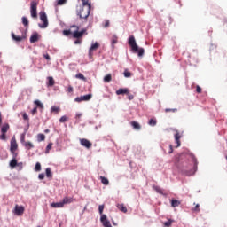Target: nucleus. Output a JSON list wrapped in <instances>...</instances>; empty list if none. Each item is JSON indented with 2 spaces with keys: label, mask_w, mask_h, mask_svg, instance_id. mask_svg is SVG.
<instances>
[{
  "label": "nucleus",
  "mask_w": 227,
  "mask_h": 227,
  "mask_svg": "<svg viewBox=\"0 0 227 227\" xmlns=\"http://www.w3.org/2000/svg\"><path fill=\"white\" fill-rule=\"evenodd\" d=\"M153 189L158 192V194L163 195V190L160 186H153Z\"/></svg>",
  "instance_id": "31"
},
{
  "label": "nucleus",
  "mask_w": 227,
  "mask_h": 227,
  "mask_svg": "<svg viewBox=\"0 0 227 227\" xmlns=\"http://www.w3.org/2000/svg\"><path fill=\"white\" fill-rule=\"evenodd\" d=\"M193 211L199 213L200 212V204L195 205V208H193Z\"/></svg>",
  "instance_id": "48"
},
{
  "label": "nucleus",
  "mask_w": 227,
  "mask_h": 227,
  "mask_svg": "<svg viewBox=\"0 0 227 227\" xmlns=\"http://www.w3.org/2000/svg\"><path fill=\"white\" fill-rule=\"evenodd\" d=\"M31 16L33 19H37V3L35 1L31 2Z\"/></svg>",
  "instance_id": "8"
},
{
  "label": "nucleus",
  "mask_w": 227,
  "mask_h": 227,
  "mask_svg": "<svg viewBox=\"0 0 227 227\" xmlns=\"http://www.w3.org/2000/svg\"><path fill=\"white\" fill-rule=\"evenodd\" d=\"M174 138H176V144H177V145H176V148H178L181 146V136L180 133L178 132V130L176 131V135H174Z\"/></svg>",
  "instance_id": "12"
},
{
  "label": "nucleus",
  "mask_w": 227,
  "mask_h": 227,
  "mask_svg": "<svg viewBox=\"0 0 227 227\" xmlns=\"http://www.w3.org/2000/svg\"><path fill=\"white\" fill-rule=\"evenodd\" d=\"M148 124H149V126H151V127H155L156 124H157L156 119H151V120L149 121Z\"/></svg>",
  "instance_id": "33"
},
{
  "label": "nucleus",
  "mask_w": 227,
  "mask_h": 227,
  "mask_svg": "<svg viewBox=\"0 0 227 227\" xmlns=\"http://www.w3.org/2000/svg\"><path fill=\"white\" fill-rule=\"evenodd\" d=\"M22 22H23L24 26H26V27L28 26V24H29L28 20L26 17L22 18Z\"/></svg>",
  "instance_id": "43"
},
{
  "label": "nucleus",
  "mask_w": 227,
  "mask_h": 227,
  "mask_svg": "<svg viewBox=\"0 0 227 227\" xmlns=\"http://www.w3.org/2000/svg\"><path fill=\"white\" fill-rule=\"evenodd\" d=\"M71 29H74L73 30V38H76V39L82 38L83 35H86V31H87L86 29H82V31H79L80 27L75 25H73L71 27Z\"/></svg>",
  "instance_id": "2"
},
{
  "label": "nucleus",
  "mask_w": 227,
  "mask_h": 227,
  "mask_svg": "<svg viewBox=\"0 0 227 227\" xmlns=\"http://www.w3.org/2000/svg\"><path fill=\"white\" fill-rule=\"evenodd\" d=\"M130 125L133 127L135 130H141V125L137 121H133L130 122Z\"/></svg>",
  "instance_id": "16"
},
{
  "label": "nucleus",
  "mask_w": 227,
  "mask_h": 227,
  "mask_svg": "<svg viewBox=\"0 0 227 227\" xmlns=\"http://www.w3.org/2000/svg\"><path fill=\"white\" fill-rule=\"evenodd\" d=\"M67 93H73L74 92V88L71 85H69L67 90Z\"/></svg>",
  "instance_id": "46"
},
{
  "label": "nucleus",
  "mask_w": 227,
  "mask_h": 227,
  "mask_svg": "<svg viewBox=\"0 0 227 227\" xmlns=\"http://www.w3.org/2000/svg\"><path fill=\"white\" fill-rule=\"evenodd\" d=\"M46 176H47L48 178H51V177H52V173H51V170L50 168H46Z\"/></svg>",
  "instance_id": "35"
},
{
  "label": "nucleus",
  "mask_w": 227,
  "mask_h": 227,
  "mask_svg": "<svg viewBox=\"0 0 227 227\" xmlns=\"http://www.w3.org/2000/svg\"><path fill=\"white\" fill-rule=\"evenodd\" d=\"M75 78L83 82H87L86 77L82 73L77 74Z\"/></svg>",
  "instance_id": "25"
},
{
  "label": "nucleus",
  "mask_w": 227,
  "mask_h": 227,
  "mask_svg": "<svg viewBox=\"0 0 227 227\" xmlns=\"http://www.w3.org/2000/svg\"><path fill=\"white\" fill-rule=\"evenodd\" d=\"M35 171L36 172H40L41 171V163L40 162H37L35 164Z\"/></svg>",
  "instance_id": "44"
},
{
  "label": "nucleus",
  "mask_w": 227,
  "mask_h": 227,
  "mask_svg": "<svg viewBox=\"0 0 227 227\" xmlns=\"http://www.w3.org/2000/svg\"><path fill=\"white\" fill-rule=\"evenodd\" d=\"M82 6H85V7H87V6H90V8H91V4L90 3H89V1L90 0H82Z\"/></svg>",
  "instance_id": "41"
},
{
  "label": "nucleus",
  "mask_w": 227,
  "mask_h": 227,
  "mask_svg": "<svg viewBox=\"0 0 227 227\" xmlns=\"http://www.w3.org/2000/svg\"><path fill=\"white\" fill-rule=\"evenodd\" d=\"M129 89L125 88V89H119L116 91L117 96H121V95H129Z\"/></svg>",
  "instance_id": "14"
},
{
  "label": "nucleus",
  "mask_w": 227,
  "mask_h": 227,
  "mask_svg": "<svg viewBox=\"0 0 227 227\" xmlns=\"http://www.w3.org/2000/svg\"><path fill=\"white\" fill-rule=\"evenodd\" d=\"M35 104L37 106V107L43 109V103H41L39 100H35Z\"/></svg>",
  "instance_id": "42"
},
{
  "label": "nucleus",
  "mask_w": 227,
  "mask_h": 227,
  "mask_svg": "<svg viewBox=\"0 0 227 227\" xmlns=\"http://www.w3.org/2000/svg\"><path fill=\"white\" fill-rule=\"evenodd\" d=\"M18 161H17V157H13V159L10 162V166L12 168H14L17 167Z\"/></svg>",
  "instance_id": "23"
},
{
  "label": "nucleus",
  "mask_w": 227,
  "mask_h": 227,
  "mask_svg": "<svg viewBox=\"0 0 227 227\" xmlns=\"http://www.w3.org/2000/svg\"><path fill=\"white\" fill-rule=\"evenodd\" d=\"M196 91H197V94H201L202 89H201L199 85H197V90H196Z\"/></svg>",
  "instance_id": "49"
},
{
  "label": "nucleus",
  "mask_w": 227,
  "mask_h": 227,
  "mask_svg": "<svg viewBox=\"0 0 227 227\" xmlns=\"http://www.w3.org/2000/svg\"><path fill=\"white\" fill-rule=\"evenodd\" d=\"M2 124V114L0 112V125Z\"/></svg>",
  "instance_id": "59"
},
{
  "label": "nucleus",
  "mask_w": 227,
  "mask_h": 227,
  "mask_svg": "<svg viewBox=\"0 0 227 227\" xmlns=\"http://www.w3.org/2000/svg\"><path fill=\"white\" fill-rule=\"evenodd\" d=\"M74 200L73 197H65L62 200L63 205H68L74 203Z\"/></svg>",
  "instance_id": "13"
},
{
  "label": "nucleus",
  "mask_w": 227,
  "mask_h": 227,
  "mask_svg": "<svg viewBox=\"0 0 227 227\" xmlns=\"http://www.w3.org/2000/svg\"><path fill=\"white\" fill-rule=\"evenodd\" d=\"M169 147H170V151H168V154H171V153H173V146H172V145H170Z\"/></svg>",
  "instance_id": "55"
},
{
  "label": "nucleus",
  "mask_w": 227,
  "mask_h": 227,
  "mask_svg": "<svg viewBox=\"0 0 227 227\" xmlns=\"http://www.w3.org/2000/svg\"><path fill=\"white\" fill-rule=\"evenodd\" d=\"M60 112V108L59 106H51V113H55L58 114Z\"/></svg>",
  "instance_id": "32"
},
{
  "label": "nucleus",
  "mask_w": 227,
  "mask_h": 227,
  "mask_svg": "<svg viewBox=\"0 0 227 227\" xmlns=\"http://www.w3.org/2000/svg\"><path fill=\"white\" fill-rule=\"evenodd\" d=\"M23 145L27 150L34 148V145L31 142H25Z\"/></svg>",
  "instance_id": "27"
},
{
  "label": "nucleus",
  "mask_w": 227,
  "mask_h": 227,
  "mask_svg": "<svg viewBox=\"0 0 227 227\" xmlns=\"http://www.w3.org/2000/svg\"><path fill=\"white\" fill-rule=\"evenodd\" d=\"M75 45H80L82 43V40L81 39H77L74 41Z\"/></svg>",
  "instance_id": "51"
},
{
  "label": "nucleus",
  "mask_w": 227,
  "mask_h": 227,
  "mask_svg": "<svg viewBox=\"0 0 227 227\" xmlns=\"http://www.w3.org/2000/svg\"><path fill=\"white\" fill-rule=\"evenodd\" d=\"M23 119L24 121H29L28 115L26 113L23 114Z\"/></svg>",
  "instance_id": "50"
},
{
  "label": "nucleus",
  "mask_w": 227,
  "mask_h": 227,
  "mask_svg": "<svg viewBox=\"0 0 227 227\" xmlns=\"http://www.w3.org/2000/svg\"><path fill=\"white\" fill-rule=\"evenodd\" d=\"M54 84H55V81H54L53 77L52 76H49L48 77V84H47V86L48 87H53Z\"/></svg>",
  "instance_id": "22"
},
{
  "label": "nucleus",
  "mask_w": 227,
  "mask_h": 227,
  "mask_svg": "<svg viewBox=\"0 0 227 227\" xmlns=\"http://www.w3.org/2000/svg\"><path fill=\"white\" fill-rule=\"evenodd\" d=\"M38 40H39L38 34H34L30 37L31 43H35V42H38Z\"/></svg>",
  "instance_id": "20"
},
{
  "label": "nucleus",
  "mask_w": 227,
  "mask_h": 227,
  "mask_svg": "<svg viewBox=\"0 0 227 227\" xmlns=\"http://www.w3.org/2000/svg\"><path fill=\"white\" fill-rule=\"evenodd\" d=\"M37 227H41V226H37Z\"/></svg>",
  "instance_id": "63"
},
{
  "label": "nucleus",
  "mask_w": 227,
  "mask_h": 227,
  "mask_svg": "<svg viewBox=\"0 0 227 227\" xmlns=\"http://www.w3.org/2000/svg\"><path fill=\"white\" fill-rule=\"evenodd\" d=\"M81 117H82V114H76V119L79 120V119H81Z\"/></svg>",
  "instance_id": "58"
},
{
  "label": "nucleus",
  "mask_w": 227,
  "mask_h": 227,
  "mask_svg": "<svg viewBox=\"0 0 227 227\" xmlns=\"http://www.w3.org/2000/svg\"><path fill=\"white\" fill-rule=\"evenodd\" d=\"M124 76L125 78H130L132 76V74L128 69H126L124 71Z\"/></svg>",
  "instance_id": "38"
},
{
  "label": "nucleus",
  "mask_w": 227,
  "mask_h": 227,
  "mask_svg": "<svg viewBox=\"0 0 227 227\" xmlns=\"http://www.w3.org/2000/svg\"><path fill=\"white\" fill-rule=\"evenodd\" d=\"M51 207H53V208H63L64 207V203H63V201L53 202V203H51Z\"/></svg>",
  "instance_id": "17"
},
{
  "label": "nucleus",
  "mask_w": 227,
  "mask_h": 227,
  "mask_svg": "<svg viewBox=\"0 0 227 227\" xmlns=\"http://www.w3.org/2000/svg\"><path fill=\"white\" fill-rule=\"evenodd\" d=\"M12 38L15 42H21V40H23V38L21 36H17L14 33H12Z\"/></svg>",
  "instance_id": "26"
},
{
  "label": "nucleus",
  "mask_w": 227,
  "mask_h": 227,
  "mask_svg": "<svg viewBox=\"0 0 227 227\" xmlns=\"http://www.w3.org/2000/svg\"><path fill=\"white\" fill-rule=\"evenodd\" d=\"M225 159L227 160V155L225 156Z\"/></svg>",
  "instance_id": "61"
},
{
  "label": "nucleus",
  "mask_w": 227,
  "mask_h": 227,
  "mask_svg": "<svg viewBox=\"0 0 227 227\" xmlns=\"http://www.w3.org/2000/svg\"><path fill=\"white\" fill-rule=\"evenodd\" d=\"M104 209H105V206L100 205L99 207H98V210H99V213H100L101 215H103Z\"/></svg>",
  "instance_id": "45"
},
{
  "label": "nucleus",
  "mask_w": 227,
  "mask_h": 227,
  "mask_svg": "<svg viewBox=\"0 0 227 227\" xmlns=\"http://www.w3.org/2000/svg\"><path fill=\"white\" fill-rule=\"evenodd\" d=\"M177 109L176 108H167L165 109V113H176Z\"/></svg>",
  "instance_id": "39"
},
{
  "label": "nucleus",
  "mask_w": 227,
  "mask_h": 227,
  "mask_svg": "<svg viewBox=\"0 0 227 227\" xmlns=\"http://www.w3.org/2000/svg\"><path fill=\"white\" fill-rule=\"evenodd\" d=\"M112 47L114 49V45L118 43V36L116 35H114L111 39Z\"/></svg>",
  "instance_id": "18"
},
{
  "label": "nucleus",
  "mask_w": 227,
  "mask_h": 227,
  "mask_svg": "<svg viewBox=\"0 0 227 227\" xmlns=\"http://www.w3.org/2000/svg\"><path fill=\"white\" fill-rule=\"evenodd\" d=\"M44 177H45V176H44V174H39V179L40 180H43L44 179Z\"/></svg>",
  "instance_id": "52"
},
{
  "label": "nucleus",
  "mask_w": 227,
  "mask_h": 227,
  "mask_svg": "<svg viewBox=\"0 0 227 227\" xmlns=\"http://www.w3.org/2000/svg\"><path fill=\"white\" fill-rule=\"evenodd\" d=\"M49 132H50V130H49V129H46V130H45V133H49Z\"/></svg>",
  "instance_id": "60"
},
{
  "label": "nucleus",
  "mask_w": 227,
  "mask_h": 227,
  "mask_svg": "<svg viewBox=\"0 0 227 227\" xmlns=\"http://www.w3.org/2000/svg\"><path fill=\"white\" fill-rule=\"evenodd\" d=\"M80 144L82 146L85 147L86 149H90L92 147V143L86 139V138H81L80 139Z\"/></svg>",
  "instance_id": "9"
},
{
  "label": "nucleus",
  "mask_w": 227,
  "mask_h": 227,
  "mask_svg": "<svg viewBox=\"0 0 227 227\" xmlns=\"http://www.w3.org/2000/svg\"><path fill=\"white\" fill-rule=\"evenodd\" d=\"M98 47H99V43H95L94 44L91 45V47L90 49V51H89V54H90V58L92 56V51H97V49H98Z\"/></svg>",
  "instance_id": "15"
},
{
  "label": "nucleus",
  "mask_w": 227,
  "mask_h": 227,
  "mask_svg": "<svg viewBox=\"0 0 227 227\" xmlns=\"http://www.w3.org/2000/svg\"><path fill=\"white\" fill-rule=\"evenodd\" d=\"M129 44L130 45V47L132 48V51L134 52H137L138 56L141 58L142 56H144L145 54V50L144 48H139L137 44L136 39L134 37V35H131L129 39Z\"/></svg>",
  "instance_id": "1"
},
{
  "label": "nucleus",
  "mask_w": 227,
  "mask_h": 227,
  "mask_svg": "<svg viewBox=\"0 0 227 227\" xmlns=\"http://www.w3.org/2000/svg\"><path fill=\"white\" fill-rule=\"evenodd\" d=\"M180 204H181V202L178 200L173 199L171 201L172 207H177L180 206Z\"/></svg>",
  "instance_id": "24"
},
{
  "label": "nucleus",
  "mask_w": 227,
  "mask_h": 227,
  "mask_svg": "<svg viewBox=\"0 0 227 227\" xmlns=\"http://www.w3.org/2000/svg\"><path fill=\"white\" fill-rule=\"evenodd\" d=\"M17 150H18V144L15 137H13L11 140V148H10V151L12 153L13 158L18 157V153H16Z\"/></svg>",
  "instance_id": "4"
},
{
  "label": "nucleus",
  "mask_w": 227,
  "mask_h": 227,
  "mask_svg": "<svg viewBox=\"0 0 227 227\" xmlns=\"http://www.w3.org/2000/svg\"><path fill=\"white\" fill-rule=\"evenodd\" d=\"M100 180L104 185H109V180L106 177L101 176Z\"/></svg>",
  "instance_id": "28"
},
{
  "label": "nucleus",
  "mask_w": 227,
  "mask_h": 227,
  "mask_svg": "<svg viewBox=\"0 0 227 227\" xmlns=\"http://www.w3.org/2000/svg\"><path fill=\"white\" fill-rule=\"evenodd\" d=\"M40 19H41L42 22H43V25H39V26H40V27H42L43 29H44L45 27H48V24H49V23H48L47 15H46V13H45L44 11H42V12H40Z\"/></svg>",
  "instance_id": "6"
},
{
  "label": "nucleus",
  "mask_w": 227,
  "mask_h": 227,
  "mask_svg": "<svg viewBox=\"0 0 227 227\" xmlns=\"http://www.w3.org/2000/svg\"><path fill=\"white\" fill-rule=\"evenodd\" d=\"M52 145H53V143H49L47 147H46V151H45V153L46 154H49L50 151L51 150L52 148Z\"/></svg>",
  "instance_id": "34"
},
{
  "label": "nucleus",
  "mask_w": 227,
  "mask_h": 227,
  "mask_svg": "<svg viewBox=\"0 0 227 227\" xmlns=\"http://www.w3.org/2000/svg\"><path fill=\"white\" fill-rule=\"evenodd\" d=\"M90 10H91L90 5H89L87 7L82 6L81 8L80 12H78L80 19H84V20L87 22V19H88V17H90Z\"/></svg>",
  "instance_id": "3"
},
{
  "label": "nucleus",
  "mask_w": 227,
  "mask_h": 227,
  "mask_svg": "<svg viewBox=\"0 0 227 227\" xmlns=\"http://www.w3.org/2000/svg\"><path fill=\"white\" fill-rule=\"evenodd\" d=\"M134 99V95L130 94L129 95V100L131 101Z\"/></svg>",
  "instance_id": "54"
},
{
  "label": "nucleus",
  "mask_w": 227,
  "mask_h": 227,
  "mask_svg": "<svg viewBox=\"0 0 227 227\" xmlns=\"http://www.w3.org/2000/svg\"><path fill=\"white\" fill-rule=\"evenodd\" d=\"M92 98V94H88L81 97H77L74 101L76 103L88 102Z\"/></svg>",
  "instance_id": "7"
},
{
  "label": "nucleus",
  "mask_w": 227,
  "mask_h": 227,
  "mask_svg": "<svg viewBox=\"0 0 227 227\" xmlns=\"http://www.w3.org/2000/svg\"><path fill=\"white\" fill-rule=\"evenodd\" d=\"M36 113H37V107H35V108L32 110V114H33V115H35Z\"/></svg>",
  "instance_id": "53"
},
{
  "label": "nucleus",
  "mask_w": 227,
  "mask_h": 227,
  "mask_svg": "<svg viewBox=\"0 0 227 227\" xmlns=\"http://www.w3.org/2000/svg\"><path fill=\"white\" fill-rule=\"evenodd\" d=\"M114 225H116V223H114Z\"/></svg>",
  "instance_id": "62"
},
{
  "label": "nucleus",
  "mask_w": 227,
  "mask_h": 227,
  "mask_svg": "<svg viewBox=\"0 0 227 227\" xmlns=\"http://www.w3.org/2000/svg\"><path fill=\"white\" fill-rule=\"evenodd\" d=\"M45 138H46V137H45V135L43 134V133H39V134L37 135V142H38V143H41V142L45 141Z\"/></svg>",
  "instance_id": "19"
},
{
  "label": "nucleus",
  "mask_w": 227,
  "mask_h": 227,
  "mask_svg": "<svg viewBox=\"0 0 227 227\" xmlns=\"http://www.w3.org/2000/svg\"><path fill=\"white\" fill-rule=\"evenodd\" d=\"M24 211H25V208L23 206H19V205L15 206L14 213L16 215L18 216L23 215Z\"/></svg>",
  "instance_id": "10"
},
{
  "label": "nucleus",
  "mask_w": 227,
  "mask_h": 227,
  "mask_svg": "<svg viewBox=\"0 0 227 227\" xmlns=\"http://www.w3.org/2000/svg\"><path fill=\"white\" fill-rule=\"evenodd\" d=\"M109 26H110V20H106L105 21L104 27H109Z\"/></svg>",
  "instance_id": "47"
},
{
  "label": "nucleus",
  "mask_w": 227,
  "mask_h": 227,
  "mask_svg": "<svg viewBox=\"0 0 227 227\" xmlns=\"http://www.w3.org/2000/svg\"><path fill=\"white\" fill-rule=\"evenodd\" d=\"M9 129H10V125L8 123H4L2 126V129H1L2 135L0 136V140L2 141L6 140V133L8 132Z\"/></svg>",
  "instance_id": "5"
},
{
  "label": "nucleus",
  "mask_w": 227,
  "mask_h": 227,
  "mask_svg": "<svg viewBox=\"0 0 227 227\" xmlns=\"http://www.w3.org/2000/svg\"><path fill=\"white\" fill-rule=\"evenodd\" d=\"M68 121V117H67L66 115L62 116L59 120L60 123H66Z\"/></svg>",
  "instance_id": "40"
},
{
  "label": "nucleus",
  "mask_w": 227,
  "mask_h": 227,
  "mask_svg": "<svg viewBox=\"0 0 227 227\" xmlns=\"http://www.w3.org/2000/svg\"><path fill=\"white\" fill-rule=\"evenodd\" d=\"M104 82L106 83H110L112 82V75H111V74H108L107 75L105 76Z\"/></svg>",
  "instance_id": "29"
},
{
  "label": "nucleus",
  "mask_w": 227,
  "mask_h": 227,
  "mask_svg": "<svg viewBox=\"0 0 227 227\" xmlns=\"http://www.w3.org/2000/svg\"><path fill=\"white\" fill-rule=\"evenodd\" d=\"M73 28L69 29V30H64L63 31V35H65V36H70V35H73L74 30H72Z\"/></svg>",
  "instance_id": "30"
},
{
  "label": "nucleus",
  "mask_w": 227,
  "mask_h": 227,
  "mask_svg": "<svg viewBox=\"0 0 227 227\" xmlns=\"http://www.w3.org/2000/svg\"><path fill=\"white\" fill-rule=\"evenodd\" d=\"M21 143H22V144L25 143V135H24V134L21 136Z\"/></svg>",
  "instance_id": "56"
},
{
  "label": "nucleus",
  "mask_w": 227,
  "mask_h": 227,
  "mask_svg": "<svg viewBox=\"0 0 227 227\" xmlns=\"http://www.w3.org/2000/svg\"><path fill=\"white\" fill-rule=\"evenodd\" d=\"M117 207L119 208L120 211H121L124 214H126L128 212V209L124 206V204H118Z\"/></svg>",
  "instance_id": "21"
},
{
  "label": "nucleus",
  "mask_w": 227,
  "mask_h": 227,
  "mask_svg": "<svg viewBox=\"0 0 227 227\" xmlns=\"http://www.w3.org/2000/svg\"><path fill=\"white\" fill-rule=\"evenodd\" d=\"M66 3H67V0H58L57 6H63Z\"/></svg>",
  "instance_id": "36"
},
{
  "label": "nucleus",
  "mask_w": 227,
  "mask_h": 227,
  "mask_svg": "<svg viewBox=\"0 0 227 227\" xmlns=\"http://www.w3.org/2000/svg\"><path fill=\"white\" fill-rule=\"evenodd\" d=\"M44 58H45V59H48V60H50V59H51V57H50V55H49V54H45V55H44Z\"/></svg>",
  "instance_id": "57"
},
{
  "label": "nucleus",
  "mask_w": 227,
  "mask_h": 227,
  "mask_svg": "<svg viewBox=\"0 0 227 227\" xmlns=\"http://www.w3.org/2000/svg\"><path fill=\"white\" fill-rule=\"evenodd\" d=\"M101 223H103L104 227H113L109 220H107V216L106 215H102L101 216Z\"/></svg>",
  "instance_id": "11"
},
{
  "label": "nucleus",
  "mask_w": 227,
  "mask_h": 227,
  "mask_svg": "<svg viewBox=\"0 0 227 227\" xmlns=\"http://www.w3.org/2000/svg\"><path fill=\"white\" fill-rule=\"evenodd\" d=\"M172 223H173V220L168 219V221L165 222V223H163V225H164L165 227H171Z\"/></svg>",
  "instance_id": "37"
}]
</instances>
